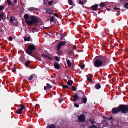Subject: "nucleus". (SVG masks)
<instances>
[{"instance_id":"f3484780","label":"nucleus","mask_w":128,"mask_h":128,"mask_svg":"<svg viewBox=\"0 0 128 128\" xmlns=\"http://www.w3.org/2000/svg\"><path fill=\"white\" fill-rule=\"evenodd\" d=\"M67 84L68 86H71L73 84V81L72 80H68Z\"/></svg>"},{"instance_id":"680f3d73","label":"nucleus","mask_w":128,"mask_h":128,"mask_svg":"<svg viewBox=\"0 0 128 128\" xmlns=\"http://www.w3.org/2000/svg\"><path fill=\"white\" fill-rule=\"evenodd\" d=\"M1 19L0 18V20H1Z\"/></svg>"},{"instance_id":"ea45409f","label":"nucleus","mask_w":128,"mask_h":128,"mask_svg":"<svg viewBox=\"0 0 128 128\" xmlns=\"http://www.w3.org/2000/svg\"><path fill=\"white\" fill-rule=\"evenodd\" d=\"M90 128H98L97 127L95 126H93L90 127Z\"/></svg>"},{"instance_id":"0e129e2a","label":"nucleus","mask_w":128,"mask_h":128,"mask_svg":"<svg viewBox=\"0 0 128 128\" xmlns=\"http://www.w3.org/2000/svg\"><path fill=\"white\" fill-rule=\"evenodd\" d=\"M127 0L128 1V0Z\"/></svg>"},{"instance_id":"6e6552de","label":"nucleus","mask_w":128,"mask_h":128,"mask_svg":"<svg viewBox=\"0 0 128 128\" xmlns=\"http://www.w3.org/2000/svg\"><path fill=\"white\" fill-rule=\"evenodd\" d=\"M73 97L74 98V100H73L72 98H71L70 99L72 101L75 102L78 99V96L76 94H74Z\"/></svg>"},{"instance_id":"e433bc0d","label":"nucleus","mask_w":128,"mask_h":128,"mask_svg":"<svg viewBox=\"0 0 128 128\" xmlns=\"http://www.w3.org/2000/svg\"><path fill=\"white\" fill-rule=\"evenodd\" d=\"M114 9L116 10H120V8L117 7H115L114 8Z\"/></svg>"},{"instance_id":"a878e982","label":"nucleus","mask_w":128,"mask_h":128,"mask_svg":"<svg viewBox=\"0 0 128 128\" xmlns=\"http://www.w3.org/2000/svg\"><path fill=\"white\" fill-rule=\"evenodd\" d=\"M7 2L8 4L9 5H10L12 4V2L9 0H7Z\"/></svg>"},{"instance_id":"5fc2aeb1","label":"nucleus","mask_w":128,"mask_h":128,"mask_svg":"<svg viewBox=\"0 0 128 128\" xmlns=\"http://www.w3.org/2000/svg\"><path fill=\"white\" fill-rule=\"evenodd\" d=\"M104 33H102L101 34V36H104V35L103 34Z\"/></svg>"},{"instance_id":"c756f323","label":"nucleus","mask_w":128,"mask_h":128,"mask_svg":"<svg viewBox=\"0 0 128 128\" xmlns=\"http://www.w3.org/2000/svg\"><path fill=\"white\" fill-rule=\"evenodd\" d=\"M4 15V13L0 14V18L1 19L3 18Z\"/></svg>"},{"instance_id":"49530a36","label":"nucleus","mask_w":128,"mask_h":128,"mask_svg":"<svg viewBox=\"0 0 128 128\" xmlns=\"http://www.w3.org/2000/svg\"><path fill=\"white\" fill-rule=\"evenodd\" d=\"M85 66L84 65H83L81 67V68L83 70L84 69V67Z\"/></svg>"},{"instance_id":"79ce46f5","label":"nucleus","mask_w":128,"mask_h":128,"mask_svg":"<svg viewBox=\"0 0 128 128\" xmlns=\"http://www.w3.org/2000/svg\"><path fill=\"white\" fill-rule=\"evenodd\" d=\"M12 36H10L9 38V40L10 41H12Z\"/></svg>"},{"instance_id":"de8ad7c7","label":"nucleus","mask_w":128,"mask_h":128,"mask_svg":"<svg viewBox=\"0 0 128 128\" xmlns=\"http://www.w3.org/2000/svg\"><path fill=\"white\" fill-rule=\"evenodd\" d=\"M64 36L62 34H61V37L62 38H64Z\"/></svg>"},{"instance_id":"a18cd8bd","label":"nucleus","mask_w":128,"mask_h":128,"mask_svg":"<svg viewBox=\"0 0 128 128\" xmlns=\"http://www.w3.org/2000/svg\"><path fill=\"white\" fill-rule=\"evenodd\" d=\"M63 87L64 88H69V86H67V85L64 86H63Z\"/></svg>"},{"instance_id":"412c9836","label":"nucleus","mask_w":128,"mask_h":128,"mask_svg":"<svg viewBox=\"0 0 128 128\" xmlns=\"http://www.w3.org/2000/svg\"><path fill=\"white\" fill-rule=\"evenodd\" d=\"M23 110L20 108L18 111H17V113L18 114H21L22 113V112Z\"/></svg>"},{"instance_id":"603ef678","label":"nucleus","mask_w":128,"mask_h":128,"mask_svg":"<svg viewBox=\"0 0 128 128\" xmlns=\"http://www.w3.org/2000/svg\"><path fill=\"white\" fill-rule=\"evenodd\" d=\"M36 59L39 60H40V61L42 60L40 58H36Z\"/></svg>"},{"instance_id":"ddd939ff","label":"nucleus","mask_w":128,"mask_h":128,"mask_svg":"<svg viewBox=\"0 0 128 128\" xmlns=\"http://www.w3.org/2000/svg\"><path fill=\"white\" fill-rule=\"evenodd\" d=\"M24 18L25 19L26 22V21L28 20L30 18L29 15L27 14H26L24 15Z\"/></svg>"},{"instance_id":"20e7f679","label":"nucleus","mask_w":128,"mask_h":128,"mask_svg":"<svg viewBox=\"0 0 128 128\" xmlns=\"http://www.w3.org/2000/svg\"><path fill=\"white\" fill-rule=\"evenodd\" d=\"M120 112V106L117 108H113L112 110V113L114 114H116Z\"/></svg>"},{"instance_id":"58836bf2","label":"nucleus","mask_w":128,"mask_h":128,"mask_svg":"<svg viewBox=\"0 0 128 128\" xmlns=\"http://www.w3.org/2000/svg\"><path fill=\"white\" fill-rule=\"evenodd\" d=\"M74 106H75L77 108H78L79 107V105L76 104H74Z\"/></svg>"},{"instance_id":"c03bdc74","label":"nucleus","mask_w":128,"mask_h":128,"mask_svg":"<svg viewBox=\"0 0 128 128\" xmlns=\"http://www.w3.org/2000/svg\"><path fill=\"white\" fill-rule=\"evenodd\" d=\"M87 79L90 82H92V80L90 78H87Z\"/></svg>"},{"instance_id":"473e14b6","label":"nucleus","mask_w":128,"mask_h":128,"mask_svg":"<svg viewBox=\"0 0 128 128\" xmlns=\"http://www.w3.org/2000/svg\"><path fill=\"white\" fill-rule=\"evenodd\" d=\"M54 17L53 16L50 19V21L52 22H54Z\"/></svg>"},{"instance_id":"a211bd4d","label":"nucleus","mask_w":128,"mask_h":128,"mask_svg":"<svg viewBox=\"0 0 128 128\" xmlns=\"http://www.w3.org/2000/svg\"><path fill=\"white\" fill-rule=\"evenodd\" d=\"M106 6L105 3L102 2L100 4V6L101 7H103L105 6Z\"/></svg>"},{"instance_id":"7ed1b4c3","label":"nucleus","mask_w":128,"mask_h":128,"mask_svg":"<svg viewBox=\"0 0 128 128\" xmlns=\"http://www.w3.org/2000/svg\"><path fill=\"white\" fill-rule=\"evenodd\" d=\"M103 62L100 60H96L94 62V66L96 67H99L102 66L103 64Z\"/></svg>"},{"instance_id":"3c124183","label":"nucleus","mask_w":128,"mask_h":128,"mask_svg":"<svg viewBox=\"0 0 128 128\" xmlns=\"http://www.w3.org/2000/svg\"><path fill=\"white\" fill-rule=\"evenodd\" d=\"M74 49L76 50V46H74Z\"/></svg>"},{"instance_id":"39448f33","label":"nucleus","mask_w":128,"mask_h":128,"mask_svg":"<svg viewBox=\"0 0 128 128\" xmlns=\"http://www.w3.org/2000/svg\"><path fill=\"white\" fill-rule=\"evenodd\" d=\"M66 43V42H62L59 43L57 46L58 50H59L60 49L61 47L65 45Z\"/></svg>"},{"instance_id":"6ab92c4d","label":"nucleus","mask_w":128,"mask_h":128,"mask_svg":"<svg viewBox=\"0 0 128 128\" xmlns=\"http://www.w3.org/2000/svg\"><path fill=\"white\" fill-rule=\"evenodd\" d=\"M24 40L26 41H29L30 40V37H25L24 38Z\"/></svg>"},{"instance_id":"bf43d9fd","label":"nucleus","mask_w":128,"mask_h":128,"mask_svg":"<svg viewBox=\"0 0 128 128\" xmlns=\"http://www.w3.org/2000/svg\"><path fill=\"white\" fill-rule=\"evenodd\" d=\"M92 76H91L90 77V78H92Z\"/></svg>"},{"instance_id":"bb28decb","label":"nucleus","mask_w":128,"mask_h":128,"mask_svg":"<svg viewBox=\"0 0 128 128\" xmlns=\"http://www.w3.org/2000/svg\"><path fill=\"white\" fill-rule=\"evenodd\" d=\"M30 63V61H28L26 63L25 65L26 66V67L28 66L29 65Z\"/></svg>"},{"instance_id":"dca6fc26","label":"nucleus","mask_w":128,"mask_h":128,"mask_svg":"<svg viewBox=\"0 0 128 128\" xmlns=\"http://www.w3.org/2000/svg\"><path fill=\"white\" fill-rule=\"evenodd\" d=\"M95 88L97 90L100 89L101 88L100 85L99 84H97L95 86Z\"/></svg>"},{"instance_id":"13d9d810","label":"nucleus","mask_w":128,"mask_h":128,"mask_svg":"<svg viewBox=\"0 0 128 128\" xmlns=\"http://www.w3.org/2000/svg\"><path fill=\"white\" fill-rule=\"evenodd\" d=\"M46 58H48L50 60H51V58H50V57H48V56H47V57Z\"/></svg>"},{"instance_id":"f704fd0d","label":"nucleus","mask_w":128,"mask_h":128,"mask_svg":"<svg viewBox=\"0 0 128 128\" xmlns=\"http://www.w3.org/2000/svg\"><path fill=\"white\" fill-rule=\"evenodd\" d=\"M72 90L73 91H75L76 90V88L74 86H72Z\"/></svg>"},{"instance_id":"0eeeda50","label":"nucleus","mask_w":128,"mask_h":128,"mask_svg":"<svg viewBox=\"0 0 128 128\" xmlns=\"http://www.w3.org/2000/svg\"><path fill=\"white\" fill-rule=\"evenodd\" d=\"M28 47L29 50L32 51L34 50L36 48V46L34 45H30L28 46Z\"/></svg>"},{"instance_id":"4468645a","label":"nucleus","mask_w":128,"mask_h":128,"mask_svg":"<svg viewBox=\"0 0 128 128\" xmlns=\"http://www.w3.org/2000/svg\"><path fill=\"white\" fill-rule=\"evenodd\" d=\"M16 20V19L15 18H14L13 16H12L10 18V21L11 22V23L12 24H13V22L14 21Z\"/></svg>"},{"instance_id":"2eb2a0df","label":"nucleus","mask_w":128,"mask_h":128,"mask_svg":"<svg viewBox=\"0 0 128 128\" xmlns=\"http://www.w3.org/2000/svg\"><path fill=\"white\" fill-rule=\"evenodd\" d=\"M26 52L30 56H31L32 54V51L31 50H30L28 49V50H27L26 51Z\"/></svg>"},{"instance_id":"f8f14e48","label":"nucleus","mask_w":128,"mask_h":128,"mask_svg":"<svg viewBox=\"0 0 128 128\" xmlns=\"http://www.w3.org/2000/svg\"><path fill=\"white\" fill-rule=\"evenodd\" d=\"M54 66L55 68L57 69H59L60 67L59 64L57 63H54Z\"/></svg>"},{"instance_id":"9b49d317","label":"nucleus","mask_w":128,"mask_h":128,"mask_svg":"<svg viewBox=\"0 0 128 128\" xmlns=\"http://www.w3.org/2000/svg\"><path fill=\"white\" fill-rule=\"evenodd\" d=\"M98 6L97 5H95L92 6L91 7L92 10H97Z\"/></svg>"},{"instance_id":"4c0bfd02","label":"nucleus","mask_w":128,"mask_h":128,"mask_svg":"<svg viewBox=\"0 0 128 128\" xmlns=\"http://www.w3.org/2000/svg\"><path fill=\"white\" fill-rule=\"evenodd\" d=\"M41 55L43 56V57H44V58H47V56L46 55H45V54H41Z\"/></svg>"},{"instance_id":"2f4dec72","label":"nucleus","mask_w":128,"mask_h":128,"mask_svg":"<svg viewBox=\"0 0 128 128\" xmlns=\"http://www.w3.org/2000/svg\"><path fill=\"white\" fill-rule=\"evenodd\" d=\"M84 3V2L80 0H79L78 3L79 4H82Z\"/></svg>"},{"instance_id":"4d7b16f0","label":"nucleus","mask_w":128,"mask_h":128,"mask_svg":"<svg viewBox=\"0 0 128 128\" xmlns=\"http://www.w3.org/2000/svg\"><path fill=\"white\" fill-rule=\"evenodd\" d=\"M59 54H61V52L60 51H59L58 52Z\"/></svg>"},{"instance_id":"09e8293b","label":"nucleus","mask_w":128,"mask_h":128,"mask_svg":"<svg viewBox=\"0 0 128 128\" xmlns=\"http://www.w3.org/2000/svg\"><path fill=\"white\" fill-rule=\"evenodd\" d=\"M90 122L92 124H93L94 123V122L92 120H90Z\"/></svg>"},{"instance_id":"9d476101","label":"nucleus","mask_w":128,"mask_h":128,"mask_svg":"<svg viewBox=\"0 0 128 128\" xmlns=\"http://www.w3.org/2000/svg\"><path fill=\"white\" fill-rule=\"evenodd\" d=\"M28 10L30 11L33 12L34 11H37L38 10V9L36 8H28Z\"/></svg>"},{"instance_id":"6e6d98bb","label":"nucleus","mask_w":128,"mask_h":128,"mask_svg":"<svg viewBox=\"0 0 128 128\" xmlns=\"http://www.w3.org/2000/svg\"><path fill=\"white\" fill-rule=\"evenodd\" d=\"M47 88H48L46 86H44V89L45 90H46L47 89Z\"/></svg>"},{"instance_id":"c9c22d12","label":"nucleus","mask_w":128,"mask_h":128,"mask_svg":"<svg viewBox=\"0 0 128 128\" xmlns=\"http://www.w3.org/2000/svg\"><path fill=\"white\" fill-rule=\"evenodd\" d=\"M55 58L56 60L57 61H59V59L57 56H55Z\"/></svg>"},{"instance_id":"393cba45","label":"nucleus","mask_w":128,"mask_h":128,"mask_svg":"<svg viewBox=\"0 0 128 128\" xmlns=\"http://www.w3.org/2000/svg\"><path fill=\"white\" fill-rule=\"evenodd\" d=\"M69 4L70 5H72V0H68Z\"/></svg>"},{"instance_id":"c85d7f7f","label":"nucleus","mask_w":128,"mask_h":128,"mask_svg":"<svg viewBox=\"0 0 128 128\" xmlns=\"http://www.w3.org/2000/svg\"><path fill=\"white\" fill-rule=\"evenodd\" d=\"M83 100L84 103H86L87 101L86 98H84L83 99Z\"/></svg>"},{"instance_id":"423d86ee","label":"nucleus","mask_w":128,"mask_h":128,"mask_svg":"<svg viewBox=\"0 0 128 128\" xmlns=\"http://www.w3.org/2000/svg\"><path fill=\"white\" fill-rule=\"evenodd\" d=\"M78 120L80 122H84L85 120V118L83 115H81L78 118Z\"/></svg>"},{"instance_id":"4be33fe9","label":"nucleus","mask_w":128,"mask_h":128,"mask_svg":"<svg viewBox=\"0 0 128 128\" xmlns=\"http://www.w3.org/2000/svg\"><path fill=\"white\" fill-rule=\"evenodd\" d=\"M46 10L47 13L48 14H52V12L50 10Z\"/></svg>"},{"instance_id":"e2e57ef3","label":"nucleus","mask_w":128,"mask_h":128,"mask_svg":"<svg viewBox=\"0 0 128 128\" xmlns=\"http://www.w3.org/2000/svg\"><path fill=\"white\" fill-rule=\"evenodd\" d=\"M73 54H74V53Z\"/></svg>"},{"instance_id":"052dcab7","label":"nucleus","mask_w":128,"mask_h":128,"mask_svg":"<svg viewBox=\"0 0 128 128\" xmlns=\"http://www.w3.org/2000/svg\"><path fill=\"white\" fill-rule=\"evenodd\" d=\"M43 0L44 1H46V0Z\"/></svg>"},{"instance_id":"8fccbe9b","label":"nucleus","mask_w":128,"mask_h":128,"mask_svg":"<svg viewBox=\"0 0 128 128\" xmlns=\"http://www.w3.org/2000/svg\"><path fill=\"white\" fill-rule=\"evenodd\" d=\"M12 71L14 72H15L16 70L15 69L13 68V69H12Z\"/></svg>"},{"instance_id":"864d4df0","label":"nucleus","mask_w":128,"mask_h":128,"mask_svg":"<svg viewBox=\"0 0 128 128\" xmlns=\"http://www.w3.org/2000/svg\"><path fill=\"white\" fill-rule=\"evenodd\" d=\"M54 15L58 17V14H56V13L54 14Z\"/></svg>"},{"instance_id":"7c9ffc66","label":"nucleus","mask_w":128,"mask_h":128,"mask_svg":"<svg viewBox=\"0 0 128 128\" xmlns=\"http://www.w3.org/2000/svg\"><path fill=\"white\" fill-rule=\"evenodd\" d=\"M49 128H56L55 126L54 125H50Z\"/></svg>"},{"instance_id":"37998d69","label":"nucleus","mask_w":128,"mask_h":128,"mask_svg":"<svg viewBox=\"0 0 128 128\" xmlns=\"http://www.w3.org/2000/svg\"><path fill=\"white\" fill-rule=\"evenodd\" d=\"M52 3L53 1H50L49 2L48 4L49 5L51 6L52 4Z\"/></svg>"},{"instance_id":"b1692460","label":"nucleus","mask_w":128,"mask_h":128,"mask_svg":"<svg viewBox=\"0 0 128 128\" xmlns=\"http://www.w3.org/2000/svg\"><path fill=\"white\" fill-rule=\"evenodd\" d=\"M125 8L128 9V3H126L124 6Z\"/></svg>"},{"instance_id":"a19ab883","label":"nucleus","mask_w":128,"mask_h":128,"mask_svg":"<svg viewBox=\"0 0 128 128\" xmlns=\"http://www.w3.org/2000/svg\"><path fill=\"white\" fill-rule=\"evenodd\" d=\"M73 51L72 50H70L69 51V52L68 53V54H71L72 53V52Z\"/></svg>"},{"instance_id":"f257e3e1","label":"nucleus","mask_w":128,"mask_h":128,"mask_svg":"<svg viewBox=\"0 0 128 128\" xmlns=\"http://www.w3.org/2000/svg\"><path fill=\"white\" fill-rule=\"evenodd\" d=\"M38 22V20L32 16H31L28 20L26 21V23L28 25L31 26L33 24H36Z\"/></svg>"},{"instance_id":"72a5a7b5","label":"nucleus","mask_w":128,"mask_h":128,"mask_svg":"<svg viewBox=\"0 0 128 128\" xmlns=\"http://www.w3.org/2000/svg\"><path fill=\"white\" fill-rule=\"evenodd\" d=\"M4 6H0V10H4Z\"/></svg>"},{"instance_id":"cd10ccee","label":"nucleus","mask_w":128,"mask_h":128,"mask_svg":"<svg viewBox=\"0 0 128 128\" xmlns=\"http://www.w3.org/2000/svg\"><path fill=\"white\" fill-rule=\"evenodd\" d=\"M20 106L21 107L20 109H22V110L25 109V107L24 105L21 104L20 105Z\"/></svg>"},{"instance_id":"f03ea898","label":"nucleus","mask_w":128,"mask_h":128,"mask_svg":"<svg viewBox=\"0 0 128 128\" xmlns=\"http://www.w3.org/2000/svg\"><path fill=\"white\" fill-rule=\"evenodd\" d=\"M120 112L124 114L128 113V106L126 105H122L120 106Z\"/></svg>"},{"instance_id":"5701e85b","label":"nucleus","mask_w":128,"mask_h":128,"mask_svg":"<svg viewBox=\"0 0 128 128\" xmlns=\"http://www.w3.org/2000/svg\"><path fill=\"white\" fill-rule=\"evenodd\" d=\"M47 87L49 89V88H52V86L48 84H47Z\"/></svg>"},{"instance_id":"aec40b11","label":"nucleus","mask_w":128,"mask_h":128,"mask_svg":"<svg viewBox=\"0 0 128 128\" xmlns=\"http://www.w3.org/2000/svg\"><path fill=\"white\" fill-rule=\"evenodd\" d=\"M67 62L68 66L70 67L71 65V64L70 60H68Z\"/></svg>"},{"instance_id":"1a4fd4ad","label":"nucleus","mask_w":128,"mask_h":128,"mask_svg":"<svg viewBox=\"0 0 128 128\" xmlns=\"http://www.w3.org/2000/svg\"><path fill=\"white\" fill-rule=\"evenodd\" d=\"M35 77L36 78L37 77L34 74L32 75L30 77L28 78V79L29 80H32L33 78Z\"/></svg>"}]
</instances>
